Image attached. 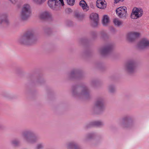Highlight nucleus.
<instances>
[{
	"mask_svg": "<svg viewBox=\"0 0 149 149\" xmlns=\"http://www.w3.org/2000/svg\"><path fill=\"white\" fill-rule=\"evenodd\" d=\"M34 133L31 130H27L22 132L21 137L23 140L30 143H33L36 142L38 139L37 137L33 136Z\"/></svg>",
	"mask_w": 149,
	"mask_h": 149,
	"instance_id": "obj_1",
	"label": "nucleus"
},
{
	"mask_svg": "<svg viewBox=\"0 0 149 149\" xmlns=\"http://www.w3.org/2000/svg\"><path fill=\"white\" fill-rule=\"evenodd\" d=\"M34 41L33 34L31 32L27 33L21 37L18 40L19 43L26 45H31Z\"/></svg>",
	"mask_w": 149,
	"mask_h": 149,
	"instance_id": "obj_2",
	"label": "nucleus"
},
{
	"mask_svg": "<svg viewBox=\"0 0 149 149\" xmlns=\"http://www.w3.org/2000/svg\"><path fill=\"white\" fill-rule=\"evenodd\" d=\"M31 13V7L29 4H25L23 6L20 17L22 20H26L30 17Z\"/></svg>",
	"mask_w": 149,
	"mask_h": 149,
	"instance_id": "obj_3",
	"label": "nucleus"
},
{
	"mask_svg": "<svg viewBox=\"0 0 149 149\" xmlns=\"http://www.w3.org/2000/svg\"><path fill=\"white\" fill-rule=\"evenodd\" d=\"M49 0L48 4L49 7L54 10H58L61 8V6L64 5L63 0Z\"/></svg>",
	"mask_w": 149,
	"mask_h": 149,
	"instance_id": "obj_4",
	"label": "nucleus"
},
{
	"mask_svg": "<svg viewBox=\"0 0 149 149\" xmlns=\"http://www.w3.org/2000/svg\"><path fill=\"white\" fill-rule=\"evenodd\" d=\"M81 92L80 93H76V90L74 89L73 91V94L74 96L82 97L85 98H88L90 95L88 90L86 87H83L81 88Z\"/></svg>",
	"mask_w": 149,
	"mask_h": 149,
	"instance_id": "obj_5",
	"label": "nucleus"
},
{
	"mask_svg": "<svg viewBox=\"0 0 149 149\" xmlns=\"http://www.w3.org/2000/svg\"><path fill=\"white\" fill-rule=\"evenodd\" d=\"M126 70L130 74L136 71V64L134 60L128 61L125 65Z\"/></svg>",
	"mask_w": 149,
	"mask_h": 149,
	"instance_id": "obj_6",
	"label": "nucleus"
},
{
	"mask_svg": "<svg viewBox=\"0 0 149 149\" xmlns=\"http://www.w3.org/2000/svg\"><path fill=\"white\" fill-rule=\"evenodd\" d=\"M127 8L125 6L120 7L116 10V13L117 16L120 18L126 19L127 18Z\"/></svg>",
	"mask_w": 149,
	"mask_h": 149,
	"instance_id": "obj_7",
	"label": "nucleus"
},
{
	"mask_svg": "<svg viewBox=\"0 0 149 149\" xmlns=\"http://www.w3.org/2000/svg\"><path fill=\"white\" fill-rule=\"evenodd\" d=\"M143 14V11L142 9L135 8L132 10L131 17L132 19H137L141 17Z\"/></svg>",
	"mask_w": 149,
	"mask_h": 149,
	"instance_id": "obj_8",
	"label": "nucleus"
},
{
	"mask_svg": "<svg viewBox=\"0 0 149 149\" xmlns=\"http://www.w3.org/2000/svg\"><path fill=\"white\" fill-rule=\"evenodd\" d=\"M138 47L140 49H143L149 47V40L146 38L142 39L138 43Z\"/></svg>",
	"mask_w": 149,
	"mask_h": 149,
	"instance_id": "obj_9",
	"label": "nucleus"
},
{
	"mask_svg": "<svg viewBox=\"0 0 149 149\" xmlns=\"http://www.w3.org/2000/svg\"><path fill=\"white\" fill-rule=\"evenodd\" d=\"M95 106L100 111L103 110L105 106L103 98L100 97L97 98L95 102Z\"/></svg>",
	"mask_w": 149,
	"mask_h": 149,
	"instance_id": "obj_10",
	"label": "nucleus"
},
{
	"mask_svg": "<svg viewBox=\"0 0 149 149\" xmlns=\"http://www.w3.org/2000/svg\"><path fill=\"white\" fill-rule=\"evenodd\" d=\"M90 17L92 21V26L94 27L97 26L98 24V22L99 19L97 14L95 13H92L90 15Z\"/></svg>",
	"mask_w": 149,
	"mask_h": 149,
	"instance_id": "obj_11",
	"label": "nucleus"
},
{
	"mask_svg": "<svg viewBox=\"0 0 149 149\" xmlns=\"http://www.w3.org/2000/svg\"><path fill=\"white\" fill-rule=\"evenodd\" d=\"M112 49V46L111 45H109L101 49L100 51V52L102 55L105 56L109 54L111 52Z\"/></svg>",
	"mask_w": 149,
	"mask_h": 149,
	"instance_id": "obj_12",
	"label": "nucleus"
},
{
	"mask_svg": "<svg viewBox=\"0 0 149 149\" xmlns=\"http://www.w3.org/2000/svg\"><path fill=\"white\" fill-rule=\"evenodd\" d=\"M139 34L136 32H131L128 33L127 36V38L130 41H133L135 38L139 37Z\"/></svg>",
	"mask_w": 149,
	"mask_h": 149,
	"instance_id": "obj_13",
	"label": "nucleus"
},
{
	"mask_svg": "<svg viewBox=\"0 0 149 149\" xmlns=\"http://www.w3.org/2000/svg\"><path fill=\"white\" fill-rule=\"evenodd\" d=\"M96 6L99 8L104 9L106 7V3L104 0H97L96 1Z\"/></svg>",
	"mask_w": 149,
	"mask_h": 149,
	"instance_id": "obj_14",
	"label": "nucleus"
},
{
	"mask_svg": "<svg viewBox=\"0 0 149 149\" xmlns=\"http://www.w3.org/2000/svg\"><path fill=\"white\" fill-rule=\"evenodd\" d=\"M52 16L51 13L48 11H44L41 13L39 15V17L42 19H45L50 17Z\"/></svg>",
	"mask_w": 149,
	"mask_h": 149,
	"instance_id": "obj_15",
	"label": "nucleus"
},
{
	"mask_svg": "<svg viewBox=\"0 0 149 149\" xmlns=\"http://www.w3.org/2000/svg\"><path fill=\"white\" fill-rule=\"evenodd\" d=\"M120 125L123 127H127L129 126V124L128 122V118L125 117L122 118L120 121Z\"/></svg>",
	"mask_w": 149,
	"mask_h": 149,
	"instance_id": "obj_16",
	"label": "nucleus"
},
{
	"mask_svg": "<svg viewBox=\"0 0 149 149\" xmlns=\"http://www.w3.org/2000/svg\"><path fill=\"white\" fill-rule=\"evenodd\" d=\"M79 5L85 11H87L89 9V7L86 2L84 0L81 1L79 3Z\"/></svg>",
	"mask_w": 149,
	"mask_h": 149,
	"instance_id": "obj_17",
	"label": "nucleus"
},
{
	"mask_svg": "<svg viewBox=\"0 0 149 149\" xmlns=\"http://www.w3.org/2000/svg\"><path fill=\"white\" fill-rule=\"evenodd\" d=\"M67 148L69 149H80L77 145L74 142H71L68 143Z\"/></svg>",
	"mask_w": 149,
	"mask_h": 149,
	"instance_id": "obj_18",
	"label": "nucleus"
},
{
	"mask_svg": "<svg viewBox=\"0 0 149 149\" xmlns=\"http://www.w3.org/2000/svg\"><path fill=\"white\" fill-rule=\"evenodd\" d=\"M80 74L76 70H72L70 74V77L71 78H76L79 77Z\"/></svg>",
	"mask_w": 149,
	"mask_h": 149,
	"instance_id": "obj_19",
	"label": "nucleus"
},
{
	"mask_svg": "<svg viewBox=\"0 0 149 149\" xmlns=\"http://www.w3.org/2000/svg\"><path fill=\"white\" fill-rule=\"evenodd\" d=\"M8 22V20L6 15H2L0 17V24L3 23H7Z\"/></svg>",
	"mask_w": 149,
	"mask_h": 149,
	"instance_id": "obj_20",
	"label": "nucleus"
},
{
	"mask_svg": "<svg viewBox=\"0 0 149 149\" xmlns=\"http://www.w3.org/2000/svg\"><path fill=\"white\" fill-rule=\"evenodd\" d=\"M109 21V17L107 15H104L103 16L102 21L103 25L104 26L107 25Z\"/></svg>",
	"mask_w": 149,
	"mask_h": 149,
	"instance_id": "obj_21",
	"label": "nucleus"
},
{
	"mask_svg": "<svg viewBox=\"0 0 149 149\" xmlns=\"http://www.w3.org/2000/svg\"><path fill=\"white\" fill-rule=\"evenodd\" d=\"M113 22L115 26L118 27L122 25L123 23V22L120 20L118 18L114 19Z\"/></svg>",
	"mask_w": 149,
	"mask_h": 149,
	"instance_id": "obj_22",
	"label": "nucleus"
},
{
	"mask_svg": "<svg viewBox=\"0 0 149 149\" xmlns=\"http://www.w3.org/2000/svg\"><path fill=\"white\" fill-rule=\"evenodd\" d=\"M90 125L92 126H100L104 125V123L101 121H95L92 122Z\"/></svg>",
	"mask_w": 149,
	"mask_h": 149,
	"instance_id": "obj_23",
	"label": "nucleus"
},
{
	"mask_svg": "<svg viewBox=\"0 0 149 149\" xmlns=\"http://www.w3.org/2000/svg\"><path fill=\"white\" fill-rule=\"evenodd\" d=\"M90 125L92 126H100L104 125V123L101 121H95L92 122Z\"/></svg>",
	"mask_w": 149,
	"mask_h": 149,
	"instance_id": "obj_24",
	"label": "nucleus"
},
{
	"mask_svg": "<svg viewBox=\"0 0 149 149\" xmlns=\"http://www.w3.org/2000/svg\"><path fill=\"white\" fill-rule=\"evenodd\" d=\"M95 134L94 133H91L87 134L85 137V140L86 141L90 140L95 137Z\"/></svg>",
	"mask_w": 149,
	"mask_h": 149,
	"instance_id": "obj_25",
	"label": "nucleus"
},
{
	"mask_svg": "<svg viewBox=\"0 0 149 149\" xmlns=\"http://www.w3.org/2000/svg\"><path fill=\"white\" fill-rule=\"evenodd\" d=\"M75 16L79 20H81L84 18V15L81 13L77 12L75 13Z\"/></svg>",
	"mask_w": 149,
	"mask_h": 149,
	"instance_id": "obj_26",
	"label": "nucleus"
},
{
	"mask_svg": "<svg viewBox=\"0 0 149 149\" xmlns=\"http://www.w3.org/2000/svg\"><path fill=\"white\" fill-rule=\"evenodd\" d=\"M44 147V143L42 142L36 145L35 149H43Z\"/></svg>",
	"mask_w": 149,
	"mask_h": 149,
	"instance_id": "obj_27",
	"label": "nucleus"
},
{
	"mask_svg": "<svg viewBox=\"0 0 149 149\" xmlns=\"http://www.w3.org/2000/svg\"><path fill=\"white\" fill-rule=\"evenodd\" d=\"M11 144L14 146H16L19 145L20 141L17 139H14L11 142Z\"/></svg>",
	"mask_w": 149,
	"mask_h": 149,
	"instance_id": "obj_28",
	"label": "nucleus"
},
{
	"mask_svg": "<svg viewBox=\"0 0 149 149\" xmlns=\"http://www.w3.org/2000/svg\"><path fill=\"white\" fill-rule=\"evenodd\" d=\"M46 0H33V2L36 4L40 5L44 3Z\"/></svg>",
	"mask_w": 149,
	"mask_h": 149,
	"instance_id": "obj_29",
	"label": "nucleus"
},
{
	"mask_svg": "<svg viewBox=\"0 0 149 149\" xmlns=\"http://www.w3.org/2000/svg\"><path fill=\"white\" fill-rule=\"evenodd\" d=\"M108 89L109 91L111 93L114 92L116 90V88L115 86L113 85L109 86V87Z\"/></svg>",
	"mask_w": 149,
	"mask_h": 149,
	"instance_id": "obj_30",
	"label": "nucleus"
},
{
	"mask_svg": "<svg viewBox=\"0 0 149 149\" xmlns=\"http://www.w3.org/2000/svg\"><path fill=\"white\" fill-rule=\"evenodd\" d=\"M68 4L70 6H73L74 4L75 0H66Z\"/></svg>",
	"mask_w": 149,
	"mask_h": 149,
	"instance_id": "obj_31",
	"label": "nucleus"
},
{
	"mask_svg": "<svg viewBox=\"0 0 149 149\" xmlns=\"http://www.w3.org/2000/svg\"><path fill=\"white\" fill-rule=\"evenodd\" d=\"M124 0H115V3H117L119 1L123 2Z\"/></svg>",
	"mask_w": 149,
	"mask_h": 149,
	"instance_id": "obj_32",
	"label": "nucleus"
}]
</instances>
